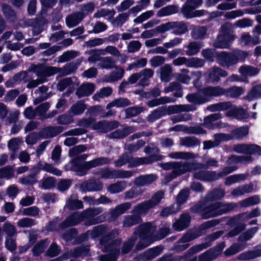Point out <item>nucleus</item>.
I'll return each mask as SVG.
<instances>
[{
  "label": "nucleus",
  "instance_id": "nucleus-41",
  "mask_svg": "<svg viewBox=\"0 0 261 261\" xmlns=\"http://www.w3.org/2000/svg\"><path fill=\"white\" fill-rule=\"evenodd\" d=\"M48 90L47 87L42 86L37 89L35 91L36 94H39V95L34 100V104L36 105L41 101L46 99L48 97L46 95L45 92Z\"/></svg>",
  "mask_w": 261,
  "mask_h": 261
},
{
  "label": "nucleus",
  "instance_id": "nucleus-51",
  "mask_svg": "<svg viewBox=\"0 0 261 261\" xmlns=\"http://www.w3.org/2000/svg\"><path fill=\"white\" fill-rule=\"evenodd\" d=\"M225 38V36L219 35L214 43V46L220 48H226L229 47V43L226 41Z\"/></svg>",
  "mask_w": 261,
  "mask_h": 261
},
{
  "label": "nucleus",
  "instance_id": "nucleus-57",
  "mask_svg": "<svg viewBox=\"0 0 261 261\" xmlns=\"http://www.w3.org/2000/svg\"><path fill=\"white\" fill-rule=\"evenodd\" d=\"M112 93V89L110 87H105L102 88L99 92L96 93L94 96L93 98L98 100L99 98H102L110 95Z\"/></svg>",
  "mask_w": 261,
  "mask_h": 261
},
{
  "label": "nucleus",
  "instance_id": "nucleus-49",
  "mask_svg": "<svg viewBox=\"0 0 261 261\" xmlns=\"http://www.w3.org/2000/svg\"><path fill=\"white\" fill-rule=\"evenodd\" d=\"M49 242L47 240L41 241L37 244L34 247L33 252L34 255H38L44 251L48 245Z\"/></svg>",
  "mask_w": 261,
  "mask_h": 261
},
{
  "label": "nucleus",
  "instance_id": "nucleus-42",
  "mask_svg": "<svg viewBox=\"0 0 261 261\" xmlns=\"http://www.w3.org/2000/svg\"><path fill=\"white\" fill-rule=\"evenodd\" d=\"M79 55V53L74 50H69L65 52L62 56L58 58V62H65L76 57Z\"/></svg>",
  "mask_w": 261,
  "mask_h": 261
},
{
  "label": "nucleus",
  "instance_id": "nucleus-15",
  "mask_svg": "<svg viewBox=\"0 0 261 261\" xmlns=\"http://www.w3.org/2000/svg\"><path fill=\"white\" fill-rule=\"evenodd\" d=\"M191 218L189 214L181 215L179 219L173 225V228L177 231H181L187 228L190 223Z\"/></svg>",
  "mask_w": 261,
  "mask_h": 261
},
{
  "label": "nucleus",
  "instance_id": "nucleus-29",
  "mask_svg": "<svg viewBox=\"0 0 261 261\" xmlns=\"http://www.w3.org/2000/svg\"><path fill=\"white\" fill-rule=\"evenodd\" d=\"M136 129L133 127H128L123 129H118L110 134L113 138H121L134 132Z\"/></svg>",
  "mask_w": 261,
  "mask_h": 261
},
{
  "label": "nucleus",
  "instance_id": "nucleus-14",
  "mask_svg": "<svg viewBox=\"0 0 261 261\" xmlns=\"http://www.w3.org/2000/svg\"><path fill=\"white\" fill-rule=\"evenodd\" d=\"M35 71L38 77L49 76L58 73L60 69L52 66L44 67L39 66L36 67Z\"/></svg>",
  "mask_w": 261,
  "mask_h": 261
},
{
  "label": "nucleus",
  "instance_id": "nucleus-44",
  "mask_svg": "<svg viewBox=\"0 0 261 261\" xmlns=\"http://www.w3.org/2000/svg\"><path fill=\"white\" fill-rule=\"evenodd\" d=\"M141 221V219L139 216L134 214L132 216H127L126 217L123 225L126 227H129L134 225L137 224Z\"/></svg>",
  "mask_w": 261,
  "mask_h": 261
},
{
  "label": "nucleus",
  "instance_id": "nucleus-53",
  "mask_svg": "<svg viewBox=\"0 0 261 261\" xmlns=\"http://www.w3.org/2000/svg\"><path fill=\"white\" fill-rule=\"evenodd\" d=\"M191 1H187L186 4L184 6L182 9V12L185 17L188 18H192L194 13V7L191 5Z\"/></svg>",
  "mask_w": 261,
  "mask_h": 261
},
{
  "label": "nucleus",
  "instance_id": "nucleus-40",
  "mask_svg": "<svg viewBox=\"0 0 261 261\" xmlns=\"http://www.w3.org/2000/svg\"><path fill=\"white\" fill-rule=\"evenodd\" d=\"M86 109V106L82 101H79L73 105L70 109V112L77 115L82 114Z\"/></svg>",
  "mask_w": 261,
  "mask_h": 261
},
{
  "label": "nucleus",
  "instance_id": "nucleus-33",
  "mask_svg": "<svg viewBox=\"0 0 261 261\" xmlns=\"http://www.w3.org/2000/svg\"><path fill=\"white\" fill-rule=\"evenodd\" d=\"M239 72L244 76H251L256 75L259 72V69L250 66H242L239 70Z\"/></svg>",
  "mask_w": 261,
  "mask_h": 261
},
{
  "label": "nucleus",
  "instance_id": "nucleus-48",
  "mask_svg": "<svg viewBox=\"0 0 261 261\" xmlns=\"http://www.w3.org/2000/svg\"><path fill=\"white\" fill-rule=\"evenodd\" d=\"M174 102V100L168 97H162L148 102V106L150 107H153L160 105Z\"/></svg>",
  "mask_w": 261,
  "mask_h": 261
},
{
  "label": "nucleus",
  "instance_id": "nucleus-20",
  "mask_svg": "<svg viewBox=\"0 0 261 261\" xmlns=\"http://www.w3.org/2000/svg\"><path fill=\"white\" fill-rule=\"evenodd\" d=\"M80 187L84 192L99 191L102 189V185L99 181H85L81 185Z\"/></svg>",
  "mask_w": 261,
  "mask_h": 261
},
{
  "label": "nucleus",
  "instance_id": "nucleus-1",
  "mask_svg": "<svg viewBox=\"0 0 261 261\" xmlns=\"http://www.w3.org/2000/svg\"><path fill=\"white\" fill-rule=\"evenodd\" d=\"M154 231V228L150 223L143 224L138 227L135 234H138L139 237V242L136 246L137 250L143 249L150 245L153 241L160 240L165 237L169 232V230L165 228L160 232V236L154 238L152 234Z\"/></svg>",
  "mask_w": 261,
  "mask_h": 261
},
{
  "label": "nucleus",
  "instance_id": "nucleus-45",
  "mask_svg": "<svg viewBox=\"0 0 261 261\" xmlns=\"http://www.w3.org/2000/svg\"><path fill=\"white\" fill-rule=\"evenodd\" d=\"M247 176L243 174H234L226 178L225 184L227 185L239 182L246 179Z\"/></svg>",
  "mask_w": 261,
  "mask_h": 261
},
{
  "label": "nucleus",
  "instance_id": "nucleus-58",
  "mask_svg": "<svg viewBox=\"0 0 261 261\" xmlns=\"http://www.w3.org/2000/svg\"><path fill=\"white\" fill-rule=\"evenodd\" d=\"M36 224V221L30 218H24L19 219L17 223V225L20 227H30Z\"/></svg>",
  "mask_w": 261,
  "mask_h": 261
},
{
  "label": "nucleus",
  "instance_id": "nucleus-63",
  "mask_svg": "<svg viewBox=\"0 0 261 261\" xmlns=\"http://www.w3.org/2000/svg\"><path fill=\"white\" fill-rule=\"evenodd\" d=\"M206 29L204 27H195L194 28L191 35L194 39H200L206 34Z\"/></svg>",
  "mask_w": 261,
  "mask_h": 261
},
{
  "label": "nucleus",
  "instance_id": "nucleus-61",
  "mask_svg": "<svg viewBox=\"0 0 261 261\" xmlns=\"http://www.w3.org/2000/svg\"><path fill=\"white\" fill-rule=\"evenodd\" d=\"M164 193L162 191H159L154 194L151 198L148 200V202L151 204L152 207L158 205L164 197Z\"/></svg>",
  "mask_w": 261,
  "mask_h": 261
},
{
  "label": "nucleus",
  "instance_id": "nucleus-59",
  "mask_svg": "<svg viewBox=\"0 0 261 261\" xmlns=\"http://www.w3.org/2000/svg\"><path fill=\"white\" fill-rule=\"evenodd\" d=\"M203 60L197 58H187V66L191 67H200L204 65Z\"/></svg>",
  "mask_w": 261,
  "mask_h": 261
},
{
  "label": "nucleus",
  "instance_id": "nucleus-19",
  "mask_svg": "<svg viewBox=\"0 0 261 261\" xmlns=\"http://www.w3.org/2000/svg\"><path fill=\"white\" fill-rule=\"evenodd\" d=\"M253 190V185L252 184H249L234 189L231 194L234 197H239L251 193Z\"/></svg>",
  "mask_w": 261,
  "mask_h": 261
},
{
  "label": "nucleus",
  "instance_id": "nucleus-18",
  "mask_svg": "<svg viewBox=\"0 0 261 261\" xmlns=\"http://www.w3.org/2000/svg\"><path fill=\"white\" fill-rule=\"evenodd\" d=\"M226 115L227 116L238 119H245L248 116V114L245 110L237 107L229 110L226 112Z\"/></svg>",
  "mask_w": 261,
  "mask_h": 261
},
{
  "label": "nucleus",
  "instance_id": "nucleus-10",
  "mask_svg": "<svg viewBox=\"0 0 261 261\" xmlns=\"http://www.w3.org/2000/svg\"><path fill=\"white\" fill-rule=\"evenodd\" d=\"M102 212V208L101 207L91 208L84 211L81 214H76V216L78 217V220L74 221L72 224L76 222L82 221L85 219L91 218Z\"/></svg>",
  "mask_w": 261,
  "mask_h": 261
},
{
  "label": "nucleus",
  "instance_id": "nucleus-11",
  "mask_svg": "<svg viewBox=\"0 0 261 261\" xmlns=\"http://www.w3.org/2000/svg\"><path fill=\"white\" fill-rule=\"evenodd\" d=\"M102 212V208L101 207L91 208L84 211L81 214H76V216L78 217V220L74 221L72 224L76 222L82 221L85 219L91 218Z\"/></svg>",
  "mask_w": 261,
  "mask_h": 261
},
{
  "label": "nucleus",
  "instance_id": "nucleus-55",
  "mask_svg": "<svg viewBox=\"0 0 261 261\" xmlns=\"http://www.w3.org/2000/svg\"><path fill=\"white\" fill-rule=\"evenodd\" d=\"M245 248V245L241 244H234L232 245L225 251V254L227 256L233 255Z\"/></svg>",
  "mask_w": 261,
  "mask_h": 261
},
{
  "label": "nucleus",
  "instance_id": "nucleus-56",
  "mask_svg": "<svg viewBox=\"0 0 261 261\" xmlns=\"http://www.w3.org/2000/svg\"><path fill=\"white\" fill-rule=\"evenodd\" d=\"M244 93V90L241 87H233L226 90V93L225 95H227L231 97H236L241 95Z\"/></svg>",
  "mask_w": 261,
  "mask_h": 261
},
{
  "label": "nucleus",
  "instance_id": "nucleus-7",
  "mask_svg": "<svg viewBox=\"0 0 261 261\" xmlns=\"http://www.w3.org/2000/svg\"><path fill=\"white\" fill-rule=\"evenodd\" d=\"M217 59L220 65L226 67H229L238 63V59L234 51L232 53L222 51L217 55Z\"/></svg>",
  "mask_w": 261,
  "mask_h": 261
},
{
  "label": "nucleus",
  "instance_id": "nucleus-26",
  "mask_svg": "<svg viewBox=\"0 0 261 261\" xmlns=\"http://www.w3.org/2000/svg\"><path fill=\"white\" fill-rule=\"evenodd\" d=\"M161 81L167 82L171 80L172 76V70L171 65L166 64L160 68Z\"/></svg>",
  "mask_w": 261,
  "mask_h": 261
},
{
  "label": "nucleus",
  "instance_id": "nucleus-52",
  "mask_svg": "<svg viewBox=\"0 0 261 261\" xmlns=\"http://www.w3.org/2000/svg\"><path fill=\"white\" fill-rule=\"evenodd\" d=\"M100 54L102 56H105L108 54L115 57H119L121 54L118 49L114 46L109 45L104 49H100Z\"/></svg>",
  "mask_w": 261,
  "mask_h": 261
},
{
  "label": "nucleus",
  "instance_id": "nucleus-50",
  "mask_svg": "<svg viewBox=\"0 0 261 261\" xmlns=\"http://www.w3.org/2000/svg\"><path fill=\"white\" fill-rule=\"evenodd\" d=\"M175 90H177V91L175 93V96L181 97L182 95V91L181 90V85L178 83H171L169 86L165 88V92L168 93Z\"/></svg>",
  "mask_w": 261,
  "mask_h": 261
},
{
  "label": "nucleus",
  "instance_id": "nucleus-43",
  "mask_svg": "<svg viewBox=\"0 0 261 261\" xmlns=\"http://www.w3.org/2000/svg\"><path fill=\"white\" fill-rule=\"evenodd\" d=\"M22 143L23 140L21 138H14L8 142V147L10 150L16 152L19 149Z\"/></svg>",
  "mask_w": 261,
  "mask_h": 261
},
{
  "label": "nucleus",
  "instance_id": "nucleus-31",
  "mask_svg": "<svg viewBox=\"0 0 261 261\" xmlns=\"http://www.w3.org/2000/svg\"><path fill=\"white\" fill-rule=\"evenodd\" d=\"M157 179V176L154 174H149L141 176L136 179V183L139 186H144L150 184Z\"/></svg>",
  "mask_w": 261,
  "mask_h": 261
},
{
  "label": "nucleus",
  "instance_id": "nucleus-54",
  "mask_svg": "<svg viewBox=\"0 0 261 261\" xmlns=\"http://www.w3.org/2000/svg\"><path fill=\"white\" fill-rule=\"evenodd\" d=\"M115 12L113 10H110L107 9H101L94 14L96 17H108L109 19L112 18Z\"/></svg>",
  "mask_w": 261,
  "mask_h": 261
},
{
  "label": "nucleus",
  "instance_id": "nucleus-62",
  "mask_svg": "<svg viewBox=\"0 0 261 261\" xmlns=\"http://www.w3.org/2000/svg\"><path fill=\"white\" fill-rule=\"evenodd\" d=\"M257 230L258 227H253L249 229L248 231L241 234L239 237V240L241 241H245L248 240L254 236V234L257 232Z\"/></svg>",
  "mask_w": 261,
  "mask_h": 261
},
{
  "label": "nucleus",
  "instance_id": "nucleus-6",
  "mask_svg": "<svg viewBox=\"0 0 261 261\" xmlns=\"http://www.w3.org/2000/svg\"><path fill=\"white\" fill-rule=\"evenodd\" d=\"M101 177L105 178H128L133 176V173L129 171L110 170L105 168L99 172Z\"/></svg>",
  "mask_w": 261,
  "mask_h": 261
},
{
  "label": "nucleus",
  "instance_id": "nucleus-47",
  "mask_svg": "<svg viewBox=\"0 0 261 261\" xmlns=\"http://www.w3.org/2000/svg\"><path fill=\"white\" fill-rule=\"evenodd\" d=\"M179 210L180 205L179 204H173L164 208L161 213V216L164 217H168L170 215L177 213Z\"/></svg>",
  "mask_w": 261,
  "mask_h": 261
},
{
  "label": "nucleus",
  "instance_id": "nucleus-16",
  "mask_svg": "<svg viewBox=\"0 0 261 261\" xmlns=\"http://www.w3.org/2000/svg\"><path fill=\"white\" fill-rule=\"evenodd\" d=\"M39 169H42L58 176H60L62 174L61 170L52 166L51 165L43 162H39L37 164V167L33 169V171H35L36 173L39 172Z\"/></svg>",
  "mask_w": 261,
  "mask_h": 261
},
{
  "label": "nucleus",
  "instance_id": "nucleus-30",
  "mask_svg": "<svg viewBox=\"0 0 261 261\" xmlns=\"http://www.w3.org/2000/svg\"><path fill=\"white\" fill-rule=\"evenodd\" d=\"M231 106L230 102H222L211 105L207 107V109L211 112L224 111L231 108Z\"/></svg>",
  "mask_w": 261,
  "mask_h": 261
},
{
  "label": "nucleus",
  "instance_id": "nucleus-25",
  "mask_svg": "<svg viewBox=\"0 0 261 261\" xmlns=\"http://www.w3.org/2000/svg\"><path fill=\"white\" fill-rule=\"evenodd\" d=\"M84 15L82 13L72 14L67 17L66 22L69 28L73 27L79 24L83 19Z\"/></svg>",
  "mask_w": 261,
  "mask_h": 261
},
{
  "label": "nucleus",
  "instance_id": "nucleus-39",
  "mask_svg": "<svg viewBox=\"0 0 261 261\" xmlns=\"http://www.w3.org/2000/svg\"><path fill=\"white\" fill-rule=\"evenodd\" d=\"M130 202H125L116 206L111 212V215L113 217H117L124 213L127 210L131 207Z\"/></svg>",
  "mask_w": 261,
  "mask_h": 261
},
{
  "label": "nucleus",
  "instance_id": "nucleus-34",
  "mask_svg": "<svg viewBox=\"0 0 261 261\" xmlns=\"http://www.w3.org/2000/svg\"><path fill=\"white\" fill-rule=\"evenodd\" d=\"M177 12L178 8L177 7L170 5L165 7L159 10L157 15L159 17H164L176 13Z\"/></svg>",
  "mask_w": 261,
  "mask_h": 261
},
{
  "label": "nucleus",
  "instance_id": "nucleus-64",
  "mask_svg": "<svg viewBox=\"0 0 261 261\" xmlns=\"http://www.w3.org/2000/svg\"><path fill=\"white\" fill-rule=\"evenodd\" d=\"M125 188V184L122 182H117L111 185L108 188L109 192L112 193L120 192Z\"/></svg>",
  "mask_w": 261,
  "mask_h": 261
},
{
  "label": "nucleus",
  "instance_id": "nucleus-12",
  "mask_svg": "<svg viewBox=\"0 0 261 261\" xmlns=\"http://www.w3.org/2000/svg\"><path fill=\"white\" fill-rule=\"evenodd\" d=\"M102 212V208L101 207L91 208L84 211L81 214H76V216L78 217V220L74 221L72 224L76 222L82 221L85 219L91 218Z\"/></svg>",
  "mask_w": 261,
  "mask_h": 261
},
{
  "label": "nucleus",
  "instance_id": "nucleus-37",
  "mask_svg": "<svg viewBox=\"0 0 261 261\" xmlns=\"http://www.w3.org/2000/svg\"><path fill=\"white\" fill-rule=\"evenodd\" d=\"M222 115L220 113H215L206 117L204 119L205 127L210 129H214L215 128V124L213 121L221 118Z\"/></svg>",
  "mask_w": 261,
  "mask_h": 261
},
{
  "label": "nucleus",
  "instance_id": "nucleus-3",
  "mask_svg": "<svg viewBox=\"0 0 261 261\" xmlns=\"http://www.w3.org/2000/svg\"><path fill=\"white\" fill-rule=\"evenodd\" d=\"M226 90L220 87H210L203 89L197 93L187 95V100L195 104H202L208 101L212 97L225 95Z\"/></svg>",
  "mask_w": 261,
  "mask_h": 261
},
{
  "label": "nucleus",
  "instance_id": "nucleus-17",
  "mask_svg": "<svg viewBox=\"0 0 261 261\" xmlns=\"http://www.w3.org/2000/svg\"><path fill=\"white\" fill-rule=\"evenodd\" d=\"M95 86L92 83H87L82 85L76 90V94L79 97L89 96L94 91Z\"/></svg>",
  "mask_w": 261,
  "mask_h": 261
},
{
  "label": "nucleus",
  "instance_id": "nucleus-8",
  "mask_svg": "<svg viewBox=\"0 0 261 261\" xmlns=\"http://www.w3.org/2000/svg\"><path fill=\"white\" fill-rule=\"evenodd\" d=\"M204 75L208 83H214L219 81L220 76H226L228 73L226 71L219 67H213L205 73Z\"/></svg>",
  "mask_w": 261,
  "mask_h": 261
},
{
  "label": "nucleus",
  "instance_id": "nucleus-4",
  "mask_svg": "<svg viewBox=\"0 0 261 261\" xmlns=\"http://www.w3.org/2000/svg\"><path fill=\"white\" fill-rule=\"evenodd\" d=\"M234 207L235 204L233 203L223 204L217 202L200 211L204 218H207L222 215L232 210Z\"/></svg>",
  "mask_w": 261,
  "mask_h": 261
},
{
  "label": "nucleus",
  "instance_id": "nucleus-5",
  "mask_svg": "<svg viewBox=\"0 0 261 261\" xmlns=\"http://www.w3.org/2000/svg\"><path fill=\"white\" fill-rule=\"evenodd\" d=\"M110 160L107 158H98L92 161L85 162L82 166L83 170L80 169H76L72 167V169L76 170L77 174L80 176L85 175L87 173V170L92 168L96 167L98 166H101L105 164H107L110 162Z\"/></svg>",
  "mask_w": 261,
  "mask_h": 261
},
{
  "label": "nucleus",
  "instance_id": "nucleus-32",
  "mask_svg": "<svg viewBox=\"0 0 261 261\" xmlns=\"http://www.w3.org/2000/svg\"><path fill=\"white\" fill-rule=\"evenodd\" d=\"M161 159L159 156H151L149 157L138 158L133 159V166L150 164L154 161Z\"/></svg>",
  "mask_w": 261,
  "mask_h": 261
},
{
  "label": "nucleus",
  "instance_id": "nucleus-2",
  "mask_svg": "<svg viewBox=\"0 0 261 261\" xmlns=\"http://www.w3.org/2000/svg\"><path fill=\"white\" fill-rule=\"evenodd\" d=\"M160 167L165 170H173L172 173L165 177L163 180L162 182L165 184L180 174L186 172L202 168L203 166L201 164H182L179 162H171L162 163L160 164Z\"/></svg>",
  "mask_w": 261,
  "mask_h": 261
},
{
  "label": "nucleus",
  "instance_id": "nucleus-22",
  "mask_svg": "<svg viewBox=\"0 0 261 261\" xmlns=\"http://www.w3.org/2000/svg\"><path fill=\"white\" fill-rule=\"evenodd\" d=\"M194 177L201 180H214L218 179L215 172L199 171L194 173Z\"/></svg>",
  "mask_w": 261,
  "mask_h": 261
},
{
  "label": "nucleus",
  "instance_id": "nucleus-9",
  "mask_svg": "<svg viewBox=\"0 0 261 261\" xmlns=\"http://www.w3.org/2000/svg\"><path fill=\"white\" fill-rule=\"evenodd\" d=\"M163 112L164 114H171L176 113L183 111H191L196 109L194 106L189 105H181L169 106L168 107H164Z\"/></svg>",
  "mask_w": 261,
  "mask_h": 261
},
{
  "label": "nucleus",
  "instance_id": "nucleus-60",
  "mask_svg": "<svg viewBox=\"0 0 261 261\" xmlns=\"http://www.w3.org/2000/svg\"><path fill=\"white\" fill-rule=\"evenodd\" d=\"M189 70L187 69L181 70V73L176 74V79L178 81L184 84H188L191 80V77L187 74Z\"/></svg>",
  "mask_w": 261,
  "mask_h": 261
},
{
  "label": "nucleus",
  "instance_id": "nucleus-23",
  "mask_svg": "<svg viewBox=\"0 0 261 261\" xmlns=\"http://www.w3.org/2000/svg\"><path fill=\"white\" fill-rule=\"evenodd\" d=\"M224 244H221V248L219 249H211L202 255L199 256V259L202 261H211L216 258L220 253L221 250L224 248Z\"/></svg>",
  "mask_w": 261,
  "mask_h": 261
},
{
  "label": "nucleus",
  "instance_id": "nucleus-36",
  "mask_svg": "<svg viewBox=\"0 0 261 261\" xmlns=\"http://www.w3.org/2000/svg\"><path fill=\"white\" fill-rule=\"evenodd\" d=\"M202 43L192 42L187 46L188 50L186 51V55L189 56L197 54L201 48L203 47Z\"/></svg>",
  "mask_w": 261,
  "mask_h": 261
},
{
  "label": "nucleus",
  "instance_id": "nucleus-24",
  "mask_svg": "<svg viewBox=\"0 0 261 261\" xmlns=\"http://www.w3.org/2000/svg\"><path fill=\"white\" fill-rule=\"evenodd\" d=\"M63 129V127L61 126L45 128L41 131L40 136L44 138H51L61 133Z\"/></svg>",
  "mask_w": 261,
  "mask_h": 261
},
{
  "label": "nucleus",
  "instance_id": "nucleus-27",
  "mask_svg": "<svg viewBox=\"0 0 261 261\" xmlns=\"http://www.w3.org/2000/svg\"><path fill=\"white\" fill-rule=\"evenodd\" d=\"M152 207L151 204L148 201H146L135 206L133 209V213L139 216L144 215Z\"/></svg>",
  "mask_w": 261,
  "mask_h": 261
},
{
  "label": "nucleus",
  "instance_id": "nucleus-21",
  "mask_svg": "<svg viewBox=\"0 0 261 261\" xmlns=\"http://www.w3.org/2000/svg\"><path fill=\"white\" fill-rule=\"evenodd\" d=\"M65 207L69 210H76L83 208V203L77 199L76 195H71L67 200Z\"/></svg>",
  "mask_w": 261,
  "mask_h": 261
},
{
  "label": "nucleus",
  "instance_id": "nucleus-38",
  "mask_svg": "<svg viewBox=\"0 0 261 261\" xmlns=\"http://www.w3.org/2000/svg\"><path fill=\"white\" fill-rule=\"evenodd\" d=\"M162 250L163 248L160 246L149 249L144 252V257L147 259H152L159 255L162 252Z\"/></svg>",
  "mask_w": 261,
  "mask_h": 261
},
{
  "label": "nucleus",
  "instance_id": "nucleus-13",
  "mask_svg": "<svg viewBox=\"0 0 261 261\" xmlns=\"http://www.w3.org/2000/svg\"><path fill=\"white\" fill-rule=\"evenodd\" d=\"M215 141H208L203 143L204 149H208L218 146L221 141L230 140V137L225 134H218L215 135Z\"/></svg>",
  "mask_w": 261,
  "mask_h": 261
},
{
  "label": "nucleus",
  "instance_id": "nucleus-28",
  "mask_svg": "<svg viewBox=\"0 0 261 261\" xmlns=\"http://www.w3.org/2000/svg\"><path fill=\"white\" fill-rule=\"evenodd\" d=\"M249 132V128L247 126H243L233 130L231 134H227L230 137V140L233 138L240 139L247 136Z\"/></svg>",
  "mask_w": 261,
  "mask_h": 261
},
{
  "label": "nucleus",
  "instance_id": "nucleus-46",
  "mask_svg": "<svg viewBox=\"0 0 261 261\" xmlns=\"http://www.w3.org/2000/svg\"><path fill=\"white\" fill-rule=\"evenodd\" d=\"M76 214H81V213L79 212H76L70 216L68 218H67L64 222L61 224V228H65L67 227H70L72 226L75 225L77 224L78 223H80L81 221H79L78 222H76L75 224H72L74 221H76L78 220V217H76Z\"/></svg>",
  "mask_w": 261,
  "mask_h": 261
},
{
  "label": "nucleus",
  "instance_id": "nucleus-35",
  "mask_svg": "<svg viewBox=\"0 0 261 261\" xmlns=\"http://www.w3.org/2000/svg\"><path fill=\"white\" fill-rule=\"evenodd\" d=\"M130 105V101L126 98H120L116 99L107 105V109H109L112 107H124Z\"/></svg>",
  "mask_w": 261,
  "mask_h": 261
}]
</instances>
